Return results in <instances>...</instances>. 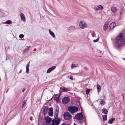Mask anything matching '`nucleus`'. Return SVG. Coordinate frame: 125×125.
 <instances>
[{
	"instance_id": "4468645a",
	"label": "nucleus",
	"mask_w": 125,
	"mask_h": 125,
	"mask_svg": "<svg viewBox=\"0 0 125 125\" xmlns=\"http://www.w3.org/2000/svg\"><path fill=\"white\" fill-rule=\"evenodd\" d=\"M115 25V22H113L110 24L109 28L110 29H112L113 28Z\"/></svg>"
},
{
	"instance_id": "f3484780",
	"label": "nucleus",
	"mask_w": 125,
	"mask_h": 125,
	"mask_svg": "<svg viewBox=\"0 0 125 125\" xmlns=\"http://www.w3.org/2000/svg\"><path fill=\"white\" fill-rule=\"evenodd\" d=\"M115 118H112L110 119L108 121V123L109 124H112V123L113 121L115 120Z\"/></svg>"
},
{
	"instance_id": "1a4fd4ad",
	"label": "nucleus",
	"mask_w": 125,
	"mask_h": 125,
	"mask_svg": "<svg viewBox=\"0 0 125 125\" xmlns=\"http://www.w3.org/2000/svg\"><path fill=\"white\" fill-rule=\"evenodd\" d=\"M59 111L57 109H55L54 111V118H57L58 116Z\"/></svg>"
},
{
	"instance_id": "37998d69",
	"label": "nucleus",
	"mask_w": 125,
	"mask_h": 125,
	"mask_svg": "<svg viewBox=\"0 0 125 125\" xmlns=\"http://www.w3.org/2000/svg\"><path fill=\"white\" fill-rule=\"evenodd\" d=\"M124 59V60H125V59Z\"/></svg>"
},
{
	"instance_id": "6ab92c4d",
	"label": "nucleus",
	"mask_w": 125,
	"mask_h": 125,
	"mask_svg": "<svg viewBox=\"0 0 125 125\" xmlns=\"http://www.w3.org/2000/svg\"><path fill=\"white\" fill-rule=\"evenodd\" d=\"M116 8L115 7H113L111 8V10L112 12L113 13L115 12L116 10Z\"/></svg>"
},
{
	"instance_id": "c756f323",
	"label": "nucleus",
	"mask_w": 125,
	"mask_h": 125,
	"mask_svg": "<svg viewBox=\"0 0 125 125\" xmlns=\"http://www.w3.org/2000/svg\"><path fill=\"white\" fill-rule=\"evenodd\" d=\"M24 35L22 34H21L19 35V37L20 38H22L24 37Z\"/></svg>"
},
{
	"instance_id": "ea45409f",
	"label": "nucleus",
	"mask_w": 125,
	"mask_h": 125,
	"mask_svg": "<svg viewBox=\"0 0 125 125\" xmlns=\"http://www.w3.org/2000/svg\"><path fill=\"white\" fill-rule=\"evenodd\" d=\"M36 48H35L33 49V51H36Z\"/></svg>"
},
{
	"instance_id": "2eb2a0df",
	"label": "nucleus",
	"mask_w": 125,
	"mask_h": 125,
	"mask_svg": "<svg viewBox=\"0 0 125 125\" xmlns=\"http://www.w3.org/2000/svg\"><path fill=\"white\" fill-rule=\"evenodd\" d=\"M62 88V90L63 92H65L66 91H70L71 90V89L70 88H66L65 87H63Z\"/></svg>"
},
{
	"instance_id": "4be33fe9",
	"label": "nucleus",
	"mask_w": 125,
	"mask_h": 125,
	"mask_svg": "<svg viewBox=\"0 0 125 125\" xmlns=\"http://www.w3.org/2000/svg\"><path fill=\"white\" fill-rule=\"evenodd\" d=\"M48 111V109L47 108H45L44 110L43 113L44 115H45L47 113Z\"/></svg>"
},
{
	"instance_id": "7ed1b4c3",
	"label": "nucleus",
	"mask_w": 125,
	"mask_h": 125,
	"mask_svg": "<svg viewBox=\"0 0 125 125\" xmlns=\"http://www.w3.org/2000/svg\"><path fill=\"white\" fill-rule=\"evenodd\" d=\"M68 111L72 113H74L78 111V108L76 106H72L68 107Z\"/></svg>"
},
{
	"instance_id": "6e6552de",
	"label": "nucleus",
	"mask_w": 125,
	"mask_h": 125,
	"mask_svg": "<svg viewBox=\"0 0 125 125\" xmlns=\"http://www.w3.org/2000/svg\"><path fill=\"white\" fill-rule=\"evenodd\" d=\"M108 26V23L107 22H105L103 26V30L106 31L107 29Z\"/></svg>"
},
{
	"instance_id": "9b49d317",
	"label": "nucleus",
	"mask_w": 125,
	"mask_h": 125,
	"mask_svg": "<svg viewBox=\"0 0 125 125\" xmlns=\"http://www.w3.org/2000/svg\"><path fill=\"white\" fill-rule=\"evenodd\" d=\"M56 66H53L52 67H51L49 68L48 69L47 71V73H48L50 72H51L52 70L55 69L56 68Z\"/></svg>"
},
{
	"instance_id": "bb28decb",
	"label": "nucleus",
	"mask_w": 125,
	"mask_h": 125,
	"mask_svg": "<svg viewBox=\"0 0 125 125\" xmlns=\"http://www.w3.org/2000/svg\"><path fill=\"white\" fill-rule=\"evenodd\" d=\"M103 112L105 114H106L107 112L108 111L106 109H104L102 110Z\"/></svg>"
},
{
	"instance_id": "2f4dec72",
	"label": "nucleus",
	"mask_w": 125,
	"mask_h": 125,
	"mask_svg": "<svg viewBox=\"0 0 125 125\" xmlns=\"http://www.w3.org/2000/svg\"><path fill=\"white\" fill-rule=\"evenodd\" d=\"M99 39V38L98 37L96 39L94 40L93 41L94 42H95L98 41Z\"/></svg>"
},
{
	"instance_id": "c85d7f7f",
	"label": "nucleus",
	"mask_w": 125,
	"mask_h": 125,
	"mask_svg": "<svg viewBox=\"0 0 125 125\" xmlns=\"http://www.w3.org/2000/svg\"><path fill=\"white\" fill-rule=\"evenodd\" d=\"M76 66L75 64H72L71 65V69H73L74 67H76Z\"/></svg>"
},
{
	"instance_id": "39448f33",
	"label": "nucleus",
	"mask_w": 125,
	"mask_h": 125,
	"mask_svg": "<svg viewBox=\"0 0 125 125\" xmlns=\"http://www.w3.org/2000/svg\"><path fill=\"white\" fill-rule=\"evenodd\" d=\"M63 116L64 119L68 120H70L72 117L71 115L68 112L64 113L63 114Z\"/></svg>"
},
{
	"instance_id": "79ce46f5",
	"label": "nucleus",
	"mask_w": 125,
	"mask_h": 125,
	"mask_svg": "<svg viewBox=\"0 0 125 125\" xmlns=\"http://www.w3.org/2000/svg\"><path fill=\"white\" fill-rule=\"evenodd\" d=\"M21 70H20V72H19V73H21Z\"/></svg>"
},
{
	"instance_id": "cd10ccee",
	"label": "nucleus",
	"mask_w": 125,
	"mask_h": 125,
	"mask_svg": "<svg viewBox=\"0 0 125 125\" xmlns=\"http://www.w3.org/2000/svg\"><path fill=\"white\" fill-rule=\"evenodd\" d=\"M90 90L89 89H87L86 90V93L88 95V94L89 93Z\"/></svg>"
},
{
	"instance_id": "f8f14e48",
	"label": "nucleus",
	"mask_w": 125,
	"mask_h": 125,
	"mask_svg": "<svg viewBox=\"0 0 125 125\" xmlns=\"http://www.w3.org/2000/svg\"><path fill=\"white\" fill-rule=\"evenodd\" d=\"M20 15L21 20L23 21H25V17L24 14L21 13L20 14Z\"/></svg>"
},
{
	"instance_id": "393cba45",
	"label": "nucleus",
	"mask_w": 125,
	"mask_h": 125,
	"mask_svg": "<svg viewBox=\"0 0 125 125\" xmlns=\"http://www.w3.org/2000/svg\"><path fill=\"white\" fill-rule=\"evenodd\" d=\"M97 7L98 8L99 10H102L103 9V7L101 5L97 6Z\"/></svg>"
},
{
	"instance_id": "58836bf2",
	"label": "nucleus",
	"mask_w": 125,
	"mask_h": 125,
	"mask_svg": "<svg viewBox=\"0 0 125 125\" xmlns=\"http://www.w3.org/2000/svg\"><path fill=\"white\" fill-rule=\"evenodd\" d=\"M96 11H98V10H99L98 8H96Z\"/></svg>"
},
{
	"instance_id": "c9c22d12",
	"label": "nucleus",
	"mask_w": 125,
	"mask_h": 125,
	"mask_svg": "<svg viewBox=\"0 0 125 125\" xmlns=\"http://www.w3.org/2000/svg\"><path fill=\"white\" fill-rule=\"evenodd\" d=\"M30 120L31 121H32V117H30Z\"/></svg>"
},
{
	"instance_id": "a19ab883",
	"label": "nucleus",
	"mask_w": 125,
	"mask_h": 125,
	"mask_svg": "<svg viewBox=\"0 0 125 125\" xmlns=\"http://www.w3.org/2000/svg\"><path fill=\"white\" fill-rule=\"evenodd\" d=\"M25 90V89H23V90H22V92H23Z\"/></svg>"
},
{
	"instance_id": "f704fd0d",
	"label": "nucleus",
	"mask_w": 125,
	"mask_h": 125,
	"mask_svg": "<svg viewBox=\"0 0 125 125\" xmlns=\"http://www.w3.org/2000/svg\"><path fill=\"white\" fill-rule=\"evenodd\" d=\"M61 125H69V124H66L65 123H63Z\"/></svg>"
},
{
	"instance_id": "4c0bfd02",
	"label": "nucleus",
	"mask_w": 125,
	"mask_h": 125,
	"mask_svg": "<svg viewBox=\"0 0 125 125\" xmlns=\"http://www.w3.org/2000/svg\"><path fill=\"white\" fill-rule=\"evenodd\" d=\"M29 49V48L28 47L27 49H25V51H27L28 49Z\"/></svg>"
},
{
	"instance_id": "5701e85b",
	"label": "nucleus",
	"mask_w": 125,
	"mask_h": 125,
	"mask_svg": "<svg viewBox=\"0 0 125 125\" xmlns=\"http://www.w3.org/2000/svg\"><path fill=\"white\" fill-rule=\"evenodd\" d=\"M54 100H56V101L58 103L59 102L60 100L59 99V97H55L54 99Z\"/></svg>"
},
{
	"instance_id": "e433bc0d",
	"label": "nucleus",
	"mask_w": 125,
	"mask_h": 125,
	"mask_svg": "<svg viewBox=\"0 0 125 125\" xmlns=\"http://www.w3.org/2000/svg\"><path fill=\"white\" fill-rule=\"evenodd\" d=\"M24 104H23V103L22 104V108L24 107Z\"/></svg>"
},
{
	"instance_id": "dca6fc26",
	"label": "nucleus",
	"mask_w": 125,
	"mask_h": 125,
	"mask_svg": "<svg viewBox=\"0 0 125 125\" xmlns=\"http://www.w3.org/2000/svg\"><path fill=\"white\" fill-rule=\"evenodd\" d=\"M49 33L50 34L53 38H55V36L53 32L51 31L50 30V29L49 30Z\"/></svg>"
},
{
	"instance_id": "f257e3e1",
	"label": "nucleus",
	"mask_w": 125,
	"mask_h": 125,
	"mask_svg": "<svg viewBox=\"0 0 125 125\" xmlns=\"http://www.w3.org/2000/svg\"><path fill=\"white\" fill-rule=\"evenodd\" d=\"M115 44L118 47L121 46L123 44L125 43V40L123 38V35L122 33L119 34L116 38Z\"/></svg>"
},
{
	"instance_id": "9d476101",
	"label": "nucleus",
	"mask_w": 125,
	"mask_h": 125,
	"mask_svg": "<svg viewBox=\"0 0 125 125\" xmlns=\"http://www.w3.org/2000/svg\"><path fill=\"white\" fill-rule=\"evenodd\" d=\"M59 111L57 109H55L54 111V118H57L58 116Z\"/></svg>"
},
{
	"instance_id": "72a5a7b5",
	"label": "nucleus",
	"mask_w": 125,
	"mask_h": 125,
	"mask_svg": "<svg viewBox=\"0 0 125 125\" xmlns=\"http://www.w3.org/2000/svg\"><path fill=\"white\" fill-rule=\"evenodd\" d=\"M26 101L25 100L23 101V103L24 104H25L26 103Z\"/></svg>"
},
{
	"instance_id": "0eeeda50",
	"label": "nucleus",
	"mask_w": 125,
	"mask_h": 125,
	"mask_svg": "<svg viewBox=\"0 0 125 125\" xmlns=\"http://www.w3.org/2000/svg\"><path fill=\"white\" fill-rule=\"evenodd\" d=\"M69 101V98L68 97H65L62 99V101L63 103L66 104Z\"/></svg>"
},
{
	"instance_id": "ddd939ff",
	"label": "nucleus",
	"mask_w": 125,
	"mask_h": 125,
	"mask_svg": "<svg viewBox=\"0 0 125 125\" xmlns=\"http://www.w3.org/2000/svg\"><path fill=\"white\" fill-rule=\"evenodd\" d=\"M49 115L50 116H52L53 115V110L52 108H50L49 109Z\"/></svg>"
},
{
	"instance_id": "423d86ee",
	"label": "nucleus",
	"mask_w": 125,
	"mask_h": 125,
	"mask_svg": "<svg viewBox=\"0 0 125 125\" xmlns=\"http://www.w3.org/2000/svg\"><path fill=\"white\" fill-rule=\"evenodd\" d=\"M79 26L80 28L84 29L87 27V25L84 21H82L79 23Z\"/></svg>"
},
{
	"instance_id": "a211bd4d",
	"label": "nucleus",
	"mask_w": 125,
	"mask_h": 125,
	"mask_svg": "<svg viewBox=\"0 0 125 125\" xmlns=\"http://www.w3.org/2000/svg\"><path fill=\"white\" fill-rule=\"evenodd\" d=\"M12 21L10 20H8L7 21L5 22V24H11L12 23Z\"/></svg>"
},
{
	"instance_id": "20e7f679",
	"label": "nucleus",
	"mask_w": 125,
	"mask_h": 125,
	"mask_svg": "<svg viewBox=\"0 0 125 125\" xmlns=\"http://www.w3.org/2000/svg\"><path fill=\"white\" fill-rule=\"evenodd\" d=\"M61 121L60 119L57 118H55L52 120V125H59Z\"/></svg>"
},
{
	"instance_id": "7c9ffc66",
	"label": "nucleus",
	"mask_w": 125,
	"mask_h": 125,
	"mask_svg": "<svg viewBox=\"0 0 125 125\" xmlns=\"http://www.w3.org/2000/svg\"><path fill=\"white\" fill-rule=\"evenodd\" d=\"M92 36L93 37H94L95 36V33L94 32H92Z\"/></svg>"
},
{
	"instance_id": "f03ea898",
	"label": "nucleus",
	"mask_w": 125,
	"mask_h": 125,
	"mask_svg": "<svg viewBox=\"0 0 125 125\" xmlns=\"http://www.w3.org/2000/svg\"><path fill=\"white\" fill-rule=\"evenodd\" d=\"M75 118L76 120H78L80 124H82L83 122L85 123V119L81 113H79L76 115L74 119Z\"/></svg>"
},
{
	"instance_id": "b1692460",
	"label": "nucleus",
	"mask_w": 125,
	"mask_h": 125,
	"mask_svg": "<svg viewBox=\"0 0 125 125\" xmlns=\"http://www.w3.org/2000/svg\"><path fill=\"white\" fill-rule=\"evenodd\" d=\"M107 116L106 115H103V120L104 121H106L107 120Z\"/></svg>"
},
{
	"instance_id": "aec40b11",
	"label": "nucleus",
	"mask_w": 125,
	"mask_h": 125,
	"mask_svg": "<svg viewBox=\"0 0 125 125\" xmlns=\"http://www.w3.org/2000/svg\"><path fill=\"white\" fill-rule=\"evenodd\" d=\"M97 89L98 93L101 90V87L98 84L97 85Z\"/></svg>"
},
{
	"instance_id": "a878e982",
	"label": "nucleus",
	"mask_w": 125,
	"mask_h": 125,
	"mask_svg": "<svg viewBox=\"0 0 125 125\" xmlns=\"http://www.w3.org/2000/svg\"><path fill=\"white\" fill-rule=\"evenodd\" d=\"M100 104L102 105H103L105 104V102L104 100H102L100 102Z\"/></svg>"
},
{
	"instance_id": "473e14b6",
	"label": "nucleus",
	"mask_w": 125,
	"mask_h": 125,
	"mask_svg": "<svg viewBox=\"0 0 125 125\" xmlns=\"http://www.w3.org/2000/svg\"><path fill=\"white\" fill-rule=\"evenodd\" d=\"M70 79H71V80H73V76L72 75H71L70 76Z\"/></svg>"
},
{
	"instance_id": "412c9836",
	"label": "nucleus",
	"mask_w": 125,
	"mask_h": 125,
	"mask_svg": "<svg viewBox=\"0 0 125 125\" xmlns=\"http://www.w3.org/2000/svg\"><path fill=\"white\" fill-rule=\"evenodd\" d=\"M29 64H28L26 65V73H28L29 72Z\"/></svg>"
}]
</instances>
